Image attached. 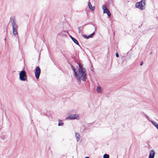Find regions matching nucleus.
Listing matches in <instances>:
<instances>
[{
  "instance_id": "f257e3e1",
  "label": "nucleus",
  "mask_w": 158,
  "mask_h": 158,
  "mask_svg": "<svg viewBox=\"0 0 158 158\" xmlns=\"http://www.w3.org/2000/svg\"><path fill=\"white\" fill-rule=\"evenodd\" d=\"M79 68L78 71L75 74V76L77 79H81L83 81H85L87 79V71L83 67V65L80 63L78 64Z\"/></svg>"
},
{
  "instance_id": "f03ea898",
  "label": "nucleus",
  "mask_w": 158,
  "mask_h": 158,
  "mask_svg": "<svg viewBox=\"0 0 158 158\" xmlns=\"http://www.w3.org/2000/svg\"><path fill=\"white\" fill-rule=\"evenodd\" d=\"M146 1V0H141L139 2H136L135 5V7L141 10L145 9Z\"/></svg>"
},
{
  "instance_id": "7ed1b4c3",
  "label": "nucleus",
  "mask_w": 158,
  "mask_h": 158,
  "mask_svg": "<svg viewBox=\"0 0 158 158\" xmlns=\"http://www.w3.org/2000/svg\"><path fill=\"white\" fill-rule=\"evenodd\" d=\"M19 79L22 81H25L27 79L26 73L24 70H23L19 73Z\"/></svg>"
},
{
  "instance_id": "20e7f679",
  "label": "nucleus",
  "mask_w": 158,
  "mask_h": 158,
  "mask_svg": "<svg viewBox=\"0 0 158 158\" xmlns=\"http://www.w3.org/2000/svg\"><path fill=\"white\" fill-rule=\"evenodd\" d=\"M102 9L103 10V13H106L107 14L108 16L110 17L111 15V13L109 10L107 8V6L106 5H103L102 6Z\"/></svg>"
},
{
  "instance_id": "39448f33",
  "label": "nucleus",
  "mask_w": 158,
  "mask_h": 158,
  "mask_svg": "<svg viewBox=\"0 0 158 158\" xmlns=\"http://www.w3.org/2000/svg\"><path fill=\"white\" fill-rule=\"evenodd\" d=\"M79 117L78 114H72L67 117V119H79Z\"/></svg>"
},
{
  "instance_id": "423d86ee",
  "label": "nucleus",
  "mask_w": 158,
  "mask_h": 158,
  "mask_svg": "<svg viewBox=\"0 0 158 158\" xmlns=\"http://www.w3.org/2000/svg\"><path fill=\"white\" fill-rule=\"evenodd\" d=\"M41 72V70L39 66L36 67L35 70V75L36 79L39 78Z\"/></svg>"
},
{
  "instance_id": "0eeeda50",
  "label": "nucleus",
  "mask_w": 158,
  "mask_h": 158,
  "mask_svg": "<svg viewBox=\"0 0 158 158\" xmlns=\"http://www.w3.org/2000/svg\"><path fill=\"white\" fill-rule=\"evenodd\" d=\"M11 25L13 29H15V28H18V27L16 21L15 20L14 18H13L12 19H11Z\"/></svg>"
},
{
  "instance_id": "6e6552de",
  "label": "nucleus",
  "mask_w": 158,
  "mask_h": 158,
  "mask_svg": "<svg viewBox=\"0 0 158 158\" xmlns=\"http://www.w3.org/2000/svg\"><path fill=\"white\" fill-rule=\"evenodd\" d=\"M155 155V152L154 151L152 150L150 152L149 158H154Z\"/></svg>"
},
{
  "instance_id": "1a4fd4ad",
  "label": "nucleus",
  "mask_w": 158,
  "mask_h": 158,
  "mask_svg": "<svg viewBox=\"0 0 158 158\" xmlns=\"http://www.w3.org/2000/svg\"><path fill=\"white\" fill-rule=\"evenodd\" d=\"M75 134L77 141V142H78L80 139V134L77 132H75Z\"/></svg>"
},
{
  "instance_id": "9d476101",
  "label": "nucleus",
  "mask_w": 158,
  "mask_h": 158,
  "mask_svg": "<svg viewBox=\"0 0 158 158\" xmlns=\"http://www.w3.org/2000/svg\"><path fill=\"white\" fill-rule=\"evenodd\" d=\"M88 6L89 8L92 11H93L95 9V6H92L91 3L90 2H88Z\"/></svg>"
},
{
  "instance_id": "9b49d317",
  "label": "nucleus",
  "mask_w": 158,
  "mask_h": 158,
  "mask_svg": "<svg viewBox=\"0 0 158 158\" xmlns=\"http://www.w3.org/2000/svg\"><path fill=\"white\" fill-rule=\"evenodd\" d=\"M70 37L75 44L78 45H79L78 41L76 39L73 37L71 35H70Z\"/></svg>"
},
{
  "instance_id": "f8f14e48",
  "label": "nucleus",
  "mask_w": 158,
  "mask_h": 158,
  "mask_svg": "<svg viewBox=\"0 0 158 158\" xmlns=\"http://www.w3.org/2000/svg\"><path fill=\"white\" fill-rule=\"evenodd\" d=\"M18 28L13 29V33L14 35H18Z\"/></svg>"
},
{
  "instance_id": "ddd939ff",
  "label": "nucleus",
  "mask_w": 158,
  "mask_h": 158,
  "mask_svg": "<svg viewBox=\"0 0 158 158\" xmlns=\"http://www.w3.org/2000/svg\"><path fill=\"white\" fill-rule=\"evenodd\" d=\"M153 125L154 126H155L157 129H158V124L155 121L153 120H151V121Z\"/></svg>"
},
{
  "instance_id": "4468645a",
  "label": "nucleus",
  "mask_w": 158,
  "mask_h": 158,
  "mask_svg": "<svg viewBox=\"0 0 158 158\" xmlns=\"http://www.w3.org/2000/svg\"><path fill=\"white\" fill-rule=\"evenodd\" d=\"M59 123H58V126H62L64 124V123L62 122V121L60 119H59Z\"/></svg>"
},
{
  "instance_id": "2eb2a0df",
  "label": "nucleus",
  "mask_w": 158,
  "mask_h": 158,
  "mask_svg": "<svg viewBox=\"0 0 158 158\" xmlns=\"http://www.w3.org/2000/svg\"><path fill=\"white\" fill-rule=\"evenodd\" d=\"M71 67L72 69L73 72L74 73L75 75V74H76L77 73V72L76 71V69L74 68V67L73 65H71Z\"/></svg>"
},
{
  "instance_id": "dca6fc26",
  "label": "nucleus",
  "mask_w": 158,
  "mask_h": 158,
  "mask_svg": "<svg viewBox=\"0 0 158 158\" xmlns=\"http://www.w3.org/2000/svg\"><path fill=\"white\" fill-rule=\"evenodd\" d=\"M97 91L99 93H101L102 92V89L101 88L99 87L97 88Z\"/></svg>"
},
{
  "instance_id": "f3484780",
  "label": "nucleus",
  "mask_w": 158,
  "mask_h": 158,
  "mask_svg": "<svg viewBox=\"0 0 158 158\" xmlns=\"http://www.w3.org/2000/svg\"><path fill=\"white\" fill-rule=\"evenodd\" d=\"M103 158H109V155L107 154H105L103 155Z\"/></svg>"
},
{
  "instance_id": "a211bd4d",
  "label": "nucleus",
  "mask_w": 158,
  "mask_h": 158,
  "mask_svg": "<svg viewBox=\"0 0 158 158\" xmlns=\"http://www.w3.org/2000/svg\"><path fill=\"white\" fill-rule=\"evenodd\" d=\"M94 32L93 33H92V34H91V35H89L88 36V37H89V38H92L93 37V35H94Z\"/></svg>"
},
{
  "instance_id": "6ab92c4d",
  "label": "nucleus",
  "mask_w": 158,
  "mask_h": 158,
  "mask_svg": "<svg viewBox=\"0 0 158 158\" xmlns=\"http://www.w3.org/2000/svg\"><path fill=\"white\" fill-rule=\"evenodd\" d=\"M81 27H79L78 28V32L79 33H80L81 32Z\"/></svg>"
},
{
  "instance_id": "aec40b11",
  "label": "nucleus",
  "mask_w": 158,
  "mask_h": 158,
  "mask_svg": "<svg viewBox=\"0 0 158 158\" xmlns=\"http://www.w3.org/2000/svg\"><path fill=\"white\" fill-rule=\"evenodd\" d=\"M83 37L85 38H86V39H88L89 38V37H88V36H87L86 35H83Z\"/></svg>"
},
{
  "instance_id": "412c9836",
  "label": "nucleus",
  "mask_w": 158,
  "mask_h": 158,
  "mask_svg": "<svg viewBox=\"0 0 158 158\" xmlns=\"http://www.w3.org/2000/svg\"><path fill=\"white\" fill-rule=\"evenodd\" d=\"M78 80V83L79 84H80L81 83V79H77Z\"/></svg>"
},
{
  "instance_id": "4be33fe9",
  "label": "nucleus",
  "mask_w": 158,
  "mask_h": 158,
  "mask_svg": "<svg viewBox=\"0 0 158 158\" xmlns=\"http://www.w3.org/2000/svg\"><path fill=\"white\" fill-rule=\"evenodd\" d=\"M116 56L117 57H119V55H118V53H116Z\"/></svg>"
},
{
  "instance_id": "5701e85b",
  "label": "nucleus",
  "mask_w": 158,
  "mask_h": 158,
  "mask_svg": "<svg viewBox=\"0 0 158 158\" xmlns=\"http://www.w3.org/2000/svg\"><path fill=\"white\" fill-rule=\"evenodd\" d=\"M143 61H142L140 62V66H142V65H143Z\"/></svg>"
},
{
  "instance_id": "b1692460",
  "label": "nucleus",
  "mask_w": 158,
  "mask_h": 158,
  "mask_svg": "<svg viewBox=\"0 0 158 158\" xmlns=\"http://www.w3.org/2000/svg\"><path fill=\"white\" fill-rule=\"evenodd\" d=\"M17 38L18 39V42H19V39L18 36H17Z\"/></svg>"
},
{
  "instance_id": "393cba45",
  "label": "nucleus",
  "mask_w": 158,
  "mask_h": 158,
  "mask_svg": "<svg viewBox=\"0 0 158 158\" xmlns=\"http://www.w3.org/2000/svg\"><path fill=\"white\" fill-rule=\"evenodd\" d=\"M85 158H89V157H85Z\"/></svg>"
},
{
  "instance_id": "a878e982",
  "label": "nucleus",
  "mask_w": 158,
  "mask_h": 158,
  "mask_svg": "<svg viewBox=\"0 0 158 158\" xmlns=\"http://www.w3.org/2000/svg\"><path fill=\"white\" fill-rule=\"evenodd\" d=\"M4 40L5 41H6V38H5V39H4Z\"/></svg>"
},
{
  "instance_id": "bb28decb",
  "label": "nucleus",
  "mask_w": 158,
  "mask_h": 158,
  "mask_svg": "<svg viewBox=\"0 0 158 158\" xmlns=\"http://www.w3.org/2000/svg\"><path fill=\"white\" fill-rule=\"evenodd\" d=\"M96 27H95V31H96Z\"/></svg>"
},
{
  "instance_id": "cd10ccee",
  "label": "nucleus",
  "mask_w": 158,
  "mask_h": 158,
  "mask_svg": "<svg viewBox=\"0 0 158 158\" xmlns=\"http://www.w3.org/2000/svg\"><path fill=\"white\" fill-rule=\"evenodd\" d=\"M151 53H152V52H151L150 53V54H151Z\"/></svg>"
},
{
  "instance_id": "c85d7f7f",
  "label": "nucleus",
  "mask_w": 158,
  "mask_h": 158,
  "mask_svg": "<svg viewBox=\"0 0 158 158\" xmlns=\"http://www.w3.org/2000/svg\"><path fill=\"white\" fill-rule=\"evenodd\" d=\"M157 129L158 130V129Z\"/></svg>"
}]
</instances>
